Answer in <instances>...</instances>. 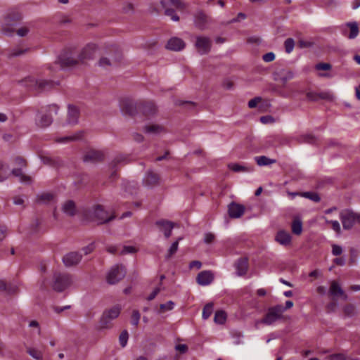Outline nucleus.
Masks as SVG:
<instances>
[{
	"label": "nucleus",
	"mask_w": 360,
	"mask_h": 360,
	"mask_svg": "<svg viewBox=\"0 0 360 360\" xmlns=\"http://www.w3.org/2000/svg\"><path fill=\"white\" fill-rule=\"evenodd\" d=\"M226 319V314L224 311H217L214 314V321L217 323L223 324Z\"/></svg>",
	"instance_id": "nucleus-42"
},
{
	"label": "nucleus",
	"mask_w": 360,
	"mask_h": 360,
	"mask_svg": "<svg viewBox=\"0 0 360 360\" xmlns=\"http://www.w3.org/2000/svg\"><path fill=\"white\" fill-rule=\"evenodd\" d=\"M40 159L44 165L55 167L60 168L64 166V162L59 157L49 156L46 155H41Z\"/></svg>",
	"instance_id": "nucleus-21"
},
{
	"label": "nucleus",
	"mask_w": 360,
	"mask_h": 360,
	"mask_svg": "<svg viewBox=\"0 0 360 360\" xmlns=\"http://www.w3.org/2000/svg\"><path fill=\"white\" fill-rule=\"evenodd\" d=\"M62 211L70 217H74L77 214L75 202L72 200H66L62 205Z\"/></svg>",
	"instance_id": "nucleus-29"
},
{
	"label": "nucleus",
	"mask_w": 360,
	"mask_h": 360,
	"mask_svg": "<svg viewBox=\"0 0 360 360\" xmlns=\"http://www.w3.org/2000/svg\"><path fill=\"white\" fill-rule=\"evenodd\" d=\"M329 292L334 297H341L344 300H348L347 295L345 294L340 285L337 281H333L331 283Z\"/></svg>",
	"instance_id": "nucleus-23"
},
{
	"label": "nucleus",
	"mask_w": 360,
	"mask_h": 360,
	"mask_svg": "<svg viewBox=\"0 0 360 360\" xmlns=\"http://www.w3.org/2000/svg\"><path fill=\"white\" fill-rule=\"evenodd\" d=\"M77 56L75 49L65 50L58 56V63L61 68H74L81 63Z\"/></svg>",
	"instance_id": "nucleus-3"
},
{
	"label": "nucleus",
	"mask_w": 360,
	"mask_h": 360,
	"mask_svg": "<svg viewBox=\"0 0 360 360\" xmlns=\"http://www.w3.org/2000/svg\"><path fill=\"white\" fill-rule=\"evenodd\" d=\"M15 161V163L20 166L21 168L22 167H26V161L25 159H23L21 157H16L14 160Z\"/></svg>",
	"instance_id": "nucleus-57"
},
{
	"label": "nucleus",
	"mask_w": 360,
	"mask_h": 360,
	"mask_svg": "<svg viewBox=\"0 0 360 360\" xmlns=\"http://www.w3.org/2000/svg\"><path fill=\"white\" fill-rule=\"evenodd\" d=\"M160 288L159 287L155 288L153 292L148 297V300L151 301L157 296V295L160 292Z\"/></svg>",
	"instance_id": "nucleus-62"
},
{
	"label": "nucleus",
	"mask_w": 360,
	"mask_h": 360,
	"mask_svg": "<svg viewBox=\"0 0 360 360\" xmlns=\"http://www.w3.org/2000/svg\"><path fill=\"white\" fill-rule=\"evenodd\" d=\"M141 318V314L138 310H134L131 314V323L133 326H137Z\"/></svg>",
	"instance_id": "nucleus-49"
},
{
	"label": "nucleus",
	"mask_w": 360,
	"mask_h": 360,
	"mask_svg": "<svg viewBox=\"0 0 360 360\" xmlns=\"http://www.w3.org/2000/svg\"><path fill=\"white\" fill-rule=\"evenodd\" d=\"M275 240L279 244L283 246H287L291 243V236L288 232L281 230L276 233Z\"/></svg>",
	"instance_id": "nucleus-28"
},
{
	"label": "nucleus",
	"mask_w": 360,
	"mask_h": 360,
	"mask_svg": "<svg viewBox=\"0 0 360 360\" xmlns=\"http://www.w3.org/2000/svg\"><path fill=\"white\" fill-rule=\"evenodd\" d=\"M94 243H91L89 245H88L87 246L84 247L82 248V251L84 252V254L85 255L91 253L94 249Z\"/></svg>",
	"instance_id": "nucleus-60"
},
{
	"label": "nucleus",
	"mask_w": 360,
	"mask_h": 360,
	"mask_svg": "<svg viewBox=\"0 0 360 360\" xmlns=\"http://www.w3.org/2000/svg\"><path fill=\"white\" fill-rule=\"evenodd\" d=\"M245 207L244 205L236 203L231 202L229 205V215L232 219H237L240 217L245 212Z\"/></svg>",
	"instance_id": "nucleus-20"
},
{
	"label": "nucleus",
	"mask_w": 360,
	"mask_h": 360,
	"mask_svg": "<svg viewBox=\"0 0 360 360\" xmlns=\"http://www.w3.org/2000/svg\"><path fill=\"white\" fill-rule=\"evenodd\" d=\"M82 216L85 220L96 222L98 225L106 224L115 218V214H110L101 205L84 209Z\"/></svg>",
	"instance_id": "nucleus-1"
},
{
	"label": "nucleus",
	"mask_w": 360,
	"mask_h": 360,
	"mask_svg": "<svg viewBox=\"0 0 360 360\" xmlns=\"http://www.w3.org/2000/svg\"><path fill=\"white\" fill-rule=\"evenodd\" d=\"M129 339V333L127 330H124L119 336V342L122 347H126Z\"/></svg>",
	"instance_id": "nucleus-45"
},
{
	"label": "nucleus",
	"mask_w": 360,
	"mask_h": 360,
	"mask_svg": "<svg viewBox=\"0 0 360 360\" xmlns=\"http://www.w3.org/2000/svg\"><path fill=\"white\" fill-rule=\"evenodd\" d=\"M298 141L300 143H313L315 141V138L312 134H304L300 136Z\"/></svg>",
	"instance_id": "nucleus-44"
},
{
	"label": "nucleus",
	"mask_w": 360,
	"mask_h": 360,
	"mask_svg": "<svg viewBox=\"0 0 360 360\" xmlns=\"http://www.w3.org/2000/svg\"><path fill=\"white\" fill-rule=\"evenodd\" d=\"M122 112L129 116H134L139 112L138 103L131 101H126L122 106Z\"/></svg>",
	"instance_id": "nucleus-27"
},
{
	"label": "nucleus",
	"mask_w": 360,
	"mask_h": 360,
	"mask_svg": "<svg viewBox=\"0 0 360 360\" xmlns=\"http://www.w3.org/2000/svg\"><path fill=\"white\" fill-rule=\"evenodd\" d=\"M84 135L83 131H78L72 136H65L63 137L58 138L56 139V142L58 143H66L70 141H76L82 139Z\"/></svg>",
	"instance_id": "nucleus-31"
},
{
	"label": "nucleus",
	"mask_w": 360,
	"mask_h": 360,
	"mask_svg": "<svg viewBox=\"0 0 360 360\" xmlns=\"http://www.w3.org/2000/svg\"><path fill=\"white\" fill-rule=\"evenodd\" d=\"M329 360H346L345 356L342 354L331 355Z\"/></svg>",
	"instance_id": "nucleus-64"
},
{
	"label": "nucleus",
	"mask_w": 360,
	"mask_h": 360,
	"mask_svg": "<svg viewBox=\"0 0 360 360\" xmlns=\"http://www.w3.org/2000/svg\"><path fill=\"white\" fill-rule=\"evenodd\" d=\"M6 17H11V22L15 23V25L21 19V16L18 13L9 14Z\"/></svg>",
	"instance_id": "nucleus-53"
},
{
	"label": "nucleus",
	"mask_w": 360,
	"mask_h": 360,
	"mask_svg": "<svg viewBox=\"0 0 360 360\" xmlns=\"http://www.w3.org/2000/svg\"><path fill=\"white\" fill-rule=\"evenodd\" d=\"M174 307V302L172 301H168L166 303L161 304L160 305V310L164 312L165 311L172 310Z\"/></svg>",
	"instance_id": "nucleus-51"
},
{
	"label": "nucleus",
	"mask_w": 360,
	"mask_h": 360,
	"mask_svg": "<svg viewBox=\"0 0 360 360\" xmlns=\"http://www.w3.org/2000/svg\"><path fill=\"white\" fill-rule=\"evenodd\" d=\"M163 131V127L159 124H155L151 125H146L143 131L146 134H158Z\"/></svg>",
	"instance_id": "nucleus-36"
},
{
	"label": "nucleus",
	"mask_w": 360,
	"mask_h": 360,
	"mask_svg": "<svg viewBox=\"0 0 360 360\" xmlns=\"http://www.w3.org/2000/svg\"><path fill=\"white\" fill-rule=\"evenodd\" d=\"M229 168L234 172H251L254 170L253 167H245L237 163L229 164Z\"/></svg>",
	"instance_id": "nucleus-34"
},
{
	"label": "nucleus",
	"mask_w": 360,
	"mask_h": 360,
	"mask_svg": "<svg viewBox=\"0 0 360 360\" xmlns=\"http://www.w3.org/2000/svg\"><path fill=\"white\" fill-rule=\"evenodd\" d=\"M255 160L260 167L267 166L276 162L275 159H271L265 155L256 156L255 157Z\"/></svg>",
	"instance_id": "nucleus-35"
},
{
	"label": "nucleus",
	"mask_w": 360,
	"mask_h": 360,
	"mask_svg": "<svg viewBox=\"0 0 360 360\" xmlns=\"http://www.w3.org/2000/svg\"><path fill=\"white\" fill-rule=\"evenodd\" d=\"M82 258V255L79 252H70L65 255L63 257V262L67 267H71L77 265Z\"/></svg>",
	"instance_id": "nucleus-16"
},
{
	"label": "nucleus",
	"mask_w": 360,
	"mask_h": 360,
	"mask_svg": "<svg viewBox=\"0 0 360 360\" xmlns=\"http://www.w3.org/2000/svg\"><path fill=\"white\" fill-rule=\"evenodd\" d=\"M184 41L178 37L171 38L167 43L166 48L169 50L179 51L185 47Z\"/></svg>",
	"instance_id": "nucleus-25"
},
{
	"label": "nucleus",
	"mask_w": 360,
	"mask_h": 360,
	"mask_svg": "<svg viewBox=\"0 0 360 360\" xmlns=\"http://www.w3.org/2000/svg\"><path fill=\"white\" fill-rule=\"evenodd\" d=\"M274 121V120L271 115L262 116L260 117V122L263 124L271 123Z\"/></svg>",
	"instance_id": "nucleus-59"
},
{
	"label": "nucleus",
	"mask_w": 360,
	"mask_h": 360,
	"mask_svg": "<svg viewBox=\"0 0 360 360\" xmlns=\"http://www.w3.org/2000/svg\"><path fill=\"white\" fill-rule=\"evenodd\" d=\"M280 79L283 83L287 82L288 80L294 77V72L290 70H281L279 72Z\"/></svg>",
	"instance_id": "nucleus-39"
},
{
	"label": "nucleus",
	"mask_w": 360,
	"mask_h": 360,
	"mask_svg": "<svg viewBox=\"0 0 360 360\" xmlns=\"http://www.w3.org/2000/svg\"><path fill=\"white\" fill-rule=\"evenodd\" d=\"M332 252L334 255H340L342 252V248L339 245H333Z\"/></svg>",
	"instance_id": "nucleus-63"
},
{
	"label": "nucleus",
	"mask_w": 360,
	"mask_h": 360,
	"mask_svg": "<svg viewBox=\"0 0 360 360\" xmlns=\"http://www.w3.org/2000/svg\"><path fill=\"white\" fill-rule=\"evenodd\" d=\"M213 308H214V305L212 302H210V303H207V304H205V306L204 307V308L202 309V316L203 319L206 320L211 316V314H212V311H213Z\"/></svg>",
	"instance_id": "nucleus-41"
},
{
	"label": "nucleus",
	"mask_w": 360,
	"mask_h": 360,
	"mask_svg": "<svg viewBox=\"0 0 360 360\" xmlns=\"http://www.w3.org/2000/svg\"><path fill=\"white\" fill-rule=\"evenodd\" d=\"M45 108V113L41 115L36 122L37 125L41 128L47 127L52 124L53 117L51 112H54L56 115L59 110V107L56 104L49 105Z\"/></svg>",
	"instance_id": "nucleus-8"
},
{
	"label": "nucleus",
	"mask_w": 360,
	"mask_h": 360,
	"mask_svg": "<svg viewBox=\"0 0 360 360\" xmlns=\"http://www.w3.org/2000/svg\"><path fill=\"white\" fill-rule=\"evenodd\" d=\"M195 46L200 55L207 54L212 47V41L210 38L204 36H198L196 37Z\"/></svg>",
	"instance_id": "nucleus-9"
},
{
	"label": "nucleus",
	"mask_w": 360,
	"mask_h": 360,
	"mask_svg": "<svg viewBox=\"0 0 360 360\" xmlns=\"http://www.w3.org/2000/svg\"><path fill=\"white\" fill-rule=\"evenodd\" d=\"M214 280V275L210 271H202L200 272L196 278V281L200 285H207Z\"/></svg>",
	"instance_id": "nucleus-22"
},
{
	"label": "nucleus",
	"mask_w": 360,
	"mask_h": 360,
	"mask_svg": "<svg viewBox=\"0 0 360 360\" xmlns=\"http://www.w3.org/2000/svg\"><path fill=\"white\" fill-rule=\"evenodd\" d=\"M22 82L30 91H35L37 93H41L46 91H49L53 89L56 85H58V82L52 80L35 79L34 77H27Z\"/></svg>",
	"instance_id": "nucleus-2"
},
{
	"label": "nucleus",
	"mask_w": 360,
	"mask_h": 360,
	"mask_svg": "<svg viewBox=\"0 0 360 360\" xmlns=\"http://www.w3.org/2000/svg\"><path fill=\"white\" fill-rule=\"evenodd\" d=\"M262 100V98L260 97H255L251 100L249 101L248 102V107L250 108H255L258 103Z\"/></svg>",
	"instance_id": "nucleus-56"
},
{
	"label": "nucleus",
	"mask_w": 360,
	"mask_h": 360,
	"mask_svg": "<svg viewBox=\"0 0 360 360\" xmlns=\"http://www.w3.org/2000/svg\"><path fill=\"white\" fill-rule=\"evenodd\" d=\"M160 175L152 169H149L146 172L143 179V184L148 188H153L160 184Z\"/></svg>",
	"instance_id": "nucleus-10"
},
{
	"label": "nucleus",
	"mask_w": 360,
	"mask_h": 360,
	"mask_svg": "<svg viewBox=\"0 0 360 360\" xmlns=\"http://www.w3.org/2000/svg\"><path fill=\"white\" fill-rule=\"evenodd\" d=\"M14 26H15V23L11 22V17H6L2 25L1 32L5 35L12 36L14 33Z\"/></svg>",
	"instance_id": "nucleus-32"
},
{
	"label": "nucleus",
	"mask_w": 360,
	"mask_h": 360,
	"mask_svg": "<svg viewBox=\"0 0 360 360\" xmlns=\"http://www.w3.org/2000/svg\"><path fill=\"white\" fill-rule=\"evenodd\" d=\"M285 309L281 304H276L268 308L264 316L261 320V323L267 326L274 324L278 321L283 319Z\"/></svg>",
	"instance_id": "nucleus-4"
},
{
	"label": "nucleus",
	"mask_w": 360,
	"mask_h": 360,
	"mask_svg": "<svg viewBox=\"0 0 360 360\" xmlns=\"http://www.w3.org/2000/svg\"><path fill=\"white\" fill-rule=\"evenodd\" d=\"M332 66L330 63H320L316 64V71L331 72Z\"/></svg>",
	"instance_id": "nucleus-47"
},
{
	"label": "nucleus",
	"mask_w": 360,
	"mask_h": 360,
	"mask_svg": "<svg viewBox=\"0 0 360 360\" xmlns=\"http://www.w3.org/2000/svg\"><path fill=\"white\" fill-rule=\"evenodd\" d=\"M79 117V110L74 105H68V116L66 122L70 125H75L78 123Z\"/></svg>",
	"instance_id": "nucleus-19"
},
{
	"label": "nucleus",
	"mask_w": 360,
	"mask_h": 360,
	"mask_svg": "<svg viewBox=\"0 0 360 360\" xmlns=\"http://www.w3.org/2000/svg\"><path fill=\"white\" fill-rule=\"evenodd\" d=\"M53 199V195L50 193H44L38 195V200L42 202H49Z\"/></svg>",
	"instance_id": "nucleus-48"
},
{
	"label": "nucleus",
	"mask_w": 360,
	"mask_h": 360,
	"mask_svg": "<svg viewBox=\"0 0 360 360\" xmlns=\"http://www.w3.org/2000/svg\"><path fill=\"white\" fill-rule=\"evenodd\" d=\"M342 32L344 36L352 39L356 38L359 32L356 22H349L342 25Z\"/></svg>",
	"instance_id": "nucleus-12"
},
{
	"label": "nucleus",
	"mask_w": 360,
	"mask_h": 360,
	"mask_svg": "<svg viewBox=\"0 0 360 360\" xmlns=\"http://www.w3.org/2000/svg\"><path fill=\"white\" fill-rule=\"evenodd\" d=\"M155 224L160 231L164 233V236L166 238H169L172 236L174 223L167 219H160L156 221Z\"/></svg>",
	"instance_id": "nucleus-18"
},
{
	"label": "nucleus",
	"mask_w": 360,
	"mask_h": 360,
	"mask_svg": "<svg viewBox=\"0 0 360 360\" xmlns=\"http://www.w3.org/2000/svg\"><path fill=\"white\" fill-rule=\"evenodd\" d=\"M98 65L101 67L105 68L106 66H110L111 63L110 60L106 57L101 58L98 61Z\"/></svg>",
	"instance_id": "nucleus-55"
},
{
	"label": "nucleus",
	"mask_w": 360,
	"mask_h": 360,
	"mask_svg": "<svg viewBox=\"0 0 360 360\" xmlns=\"http://www.w3.org/2000/svg\"><path fill=\"white\" fill-rule=\"evenodd\" d=\"M139 111L146 117L153 116L157 113V106L152 101L138 103Z\"/></svg>",
	"instance_id": "nucleus-11"
},
{
	"label": "nucleus",
	"mask_w": 360,
	"mask_h": 360,
	"mask_svg": "<svg viewBox=\"0 0 360 360\" xmlns=\"http://www.w3.org/2000/svg\"><path fill=\"white\" fill-rule=\"evenodd\" d=\"M328 223H330L331 224V226H332V229L336 232V233H340V223L335 220V221H328Z\"/></svg>",
	"instance_id": "nucleus-58"
},
{
	"label": "nucleus",
	"mask_w": 360,
	"mask_h": 360,
	"mask_svg": "<svg viewBox=\"0 0 360 360\" xmlns=\"http://www.w3.org/2000/svg\"><path fill=\"white\" fill-rule=\"evenodd\" d=\"M27 352L36 360H43V355L41 351L33 347H27Z\"/></svg>",
	"instance_id": "nucleus-40"
},
{
	"label": "nucleus",
	"mask_w": 360,
	"mask_h": 360,
	"mask_svg": "<svg viewBox=\"0 0 360 360\" xmlns=\"http://www.w3.org/2000/svg\"><path fill=\"white\" fill-rule=\"evenodd\" d=\"M236 274L243 276L247 274L248 269V259L247 257H240L235 263Z\"/></svg>",
	"instance_id": "nucleus-26"
},
{
	"label": "nucleus",
	"mask_w": 360,
	"mask_h": 360,
	"mask_svg": "<svg viewBox=\"0 0 360 360\" xmlns=\"http://www.w3.org/2000/svg\"><path fill=\"white\" fill-rule=\"evenodd\" d=\"M262 59L266 63L271 62L275 59V54L273 52H269L263 55Z\"/></svg>",
	"instance_id": "nucleus-52"
},
{
	"label": "nucleus",
	"mask_w": 360,
	"mask_h": 360,
	"mask_svg": "<svg viewBox=\"0 0 360 360\" xmlns=\"http://www.w3.org/2000/svg\"><path fill=\"white\" fill-rule=\"evenodd\" d=\"M97 46L95 44L90 43L86 44L79 53H77V57L81 63H83L86 60L93 58Z\"/></svg>",
	"instance_id": "nucleus-13"
},
{
	"label": "nucleus",
	"mask_w": 360,
	"mask_h": 360,
	"mask_svg": "<svg viewBox=\"0 0 360 360\" xmlns=\"http://www.w3.org/2000/svg\"><path fill=\"white\" fill-rule=\"evenodd\" d=\"M0 291L7 294H14L18 291V287L11 283H6L4 281L0 280Z\"/></svg>",
	"instance_id": "nucleus-33"
},
{
	"label": "nucleus",
	"mask_w": 360,
	"mask_h": 360,
	"mask_svg": "<svg viewBox=\"0 0 360 360\" xmlns=\"http://www.w3.org/2000/svg\"><path fill=\"white\" fill-rule=\"evenodd\" d=\"M11 174L16 177H18L19 181L21 183H24L26 184H31L32 182V179L31 176L24 174L22 169L21 167L15 168V169H12Z\"/></svg>",
	"instance_id": "nucleus-30"
},
{
	"label": "nucleus",
	"mask_w": 360,
	"mask_h": 360,
	"mask_svg": "<svg viewBox=\"0 0 360 360\" xmlns=\"http://www.w3.org/2000/svg\"><path fill=\"white\" fill-rule=\"evenodd\" d=\"M295 47V41L292 38H288L284 41V48L287 53H290Z\"/></svg>",
	"instance_id": "nucleus-43"
},
{
	"label": "nucleus",
	"mask_w": 360,
	"mask_h": 360,
	"mask_svg": "<svg viewBox=\"0 0 360 360\" xmlns=\"http://www.w3.org/2000/svg\"><path fill=\"white\" fill-rule=\"evenodd\" d=\"M182 240L181 237H179L176 241H174L171 246L169 247V250H167V253L165 255V260H169L178 250L179 248V241Z\"/></svg>",
	"instance_id": "nucleus-37"
},
{
	"label": "nucleus",
	"mask_w": 360,
	"mask_h": 360,
	"mask_svg": "<svg viewBox=\"0 0 360 360\" xmlns=\"http://www.w3.org/2000/svg\"><path fill=\"white\" fill-rule=\"evenodd\" d=\"M121 312V308L119 306H114L110 309H105L99 321L100 328L101 329H110L113 324L112 321L117 319Z\"/></svg>",
	"instance_id": "nucleus-5"
},
{
	"label": "nucleus",
	"mask_w": 360,
	"mask_h": 360,
	"mask_svg": "<svg viewBox=\"0 0 360 360\" xmlns=\"http://www.w3.org/2000/svg\"><path fill=\"white\" fill-rule=\"evenodd\" d=\"M165 14L167 16H169L173 21L176 22L179 20V17L176 13L175 11L172 8H166L165 11Z\"/></svg>",
	"instance_id": "nucleus-50"
},
{
	"label": "nucleus",
	"mask_w": 360,
	"mask_h": 360,
	"mask_svg": "<svg viewBox=\"0 0 360 360\" xmlns=\"http://www.w3.org/2000/svg\"><path fill=\"white\" fill-rule=\"evenodd\" d=\"M208 22L207 15L202 11L197 12L194 16V24L196 27L200 30L206 29V25Z\"/></svg>",
	"instance_id": "nucleus-24"
},
{
	"label": "nucleus",
	"mask_w": 360,
	"mask_h": 360,
	"mask_svg": "<svg viewBox=\"0 0 360 360\" xmlns=\"http://www.w3.org/2000/svg\"><path fill=\"white\" fill-rule=\"evenodd\" d=\"M340 219L345 229H351L356 223L355 213L349 210H343L340 213Z\"/></svg>",
	"instance_id": "nucleus-15"
},
{
	"label": "nucleus",
	"mask_w": 360,
	"mask_h": 360,
	"mask_svg": "<svg viewBox=\"0 0 360 360\" xmlns=\"http://www.w3.org/2000/svg\"><path fill=\"white\" fill-rule=\"evenodd\" d=\"M292 232L295 235H300L302 231V222L301 219L298 217H296L293 219L292 222Z\"/></svg>",
	"instance_id": "nucleus-38"
},
{
	"label": "nucleus",
	"mask_w": 360,
	"mask_h": 360,
	"mask_svg": "<svg viewBox=\"0 0 360 360\" xmlns=\"http://www.w3.org/2000/svg\"><path fill=\"white\" fill-rule=\"evenodd\" d=\"M72 283L71 276L68 274L55 273L53 274V288L57 292H63Z\"/></svg>",
	"instance_id": "nucleus-7"
},
{
	"label": "nucleus",
	"mask_w": 360,
	"mask_h": 360,
	"mask_svg": "<svg viewBox=\"0 0 360 360\" xmlns=\"http://www.w3.org/2000/svg\"><path fill=\"white\" fill-rule=\"evenodd\" d=\"M215 236L212 233H206L204 236V243L210 244L214 241Z\"/></svg>",
	"instance_id": "nucleus-54"
},
{
	"label": "nucleus",
	"mask_w": 360,
	"mask_h": 360,
	"mask_svg": "<svg viewBox=\"0 0 360 360\" xmlns=\"http://www.w3.org/2000/svg\"><path fill=\"white\" fill-rule=\"evenodd\" d=\"M104 153L101 150H91L87 151L83 156L84 162L98 163L104 160Z\"/></svg>",
	"instance_id": "nucleus-17"
},
{
	"label": "nucleus",
	"mask_w": 360,
	"mask_h": 360,
	"mask_svg": "<svg viewBox=\"0 0 360 360\" xmlns=\"http://www.w3.org/2000/svg\"><path fill=\"white\" fill-rule=\"evenodd\" d=\"M316 76L321 77H327V78H332L334 76V74L332 72H321L319 71V72H316Z\"/></svg>",
	"instance_id": "nucleus-61"
},
{
	"label": "nucleus",
	"mask_w": 360,
	"mask_h": 360,
	"mask_svg": "<svg viewBox=\"0 0 360 360\" xmlns=\"http://www.w3.org/2000/svg\"><path fill=\"white\" fill-rule=\"evenodd\" d=\"M130 161V158L128 155H118L111 161L110 163V167L112 170L111 177L114 178L117 176V169L119 166H123L128 164Z\"/></svg>",
	"instance_id": "nucleus-14"
},
{
	"label": "nucleus",
	"mask_w": 360,
	"mask_h": 360,
	"mask_svg": "<svg viewBox=\"0 0 360 360\" xmlns=\"http://www.w3.org/2000/svg\"><path fill=\"white\" fill-rule=\"evenodd\" d=\"M127 271L124 266L115 264L109 270L106 281L110 285H115L124 278Z\"/></svg>",
	"instance_id": "nucleus-6"
},
{
	"label": "nucleus",
	"mask_w": 360,
	"mask_h": 360,
	"mask_svg": "<svg viewBox=\"0 0 360 360\" xmlns=\"http://www.w3.org/2000/svg\"><path fill=\"white\" fill-rule=\"evenodd\" d=\"M343 311L347 316H353L356 314V308L352 304H348L344 307Z\"/></svg>",
	"instance_id": "nucleus-46"
}]
</instances>
